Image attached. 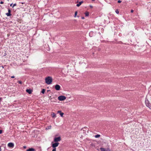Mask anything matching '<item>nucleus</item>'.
Returning a JSON list of instances; mask_svg holds the SVG:
<instances>
[{
    "label": "nucleus",
    "instance_id": "nucleus-1",
    "mask_svg": "<svg viewBox=\"0 0 151 151\" xmlns=\"http://www.w3.org/2000/svg\"><path fill=\"white\" fill-rule=\"evenodd\" d=\"M45 83L47 84H50L52 81V79L51 77L48 76L45 79Z\"/></svg>",
    "mask_w": 151,
    "mask_h": 151
},
{
    "label": "nucleus",
    "instance_id": "nucleus-2",
    "mask_svg": "<svg viewBox=\"0 0 151 151\" xmlns=\"http://www.w3.org/2000/svg\"><path fill=\"white\" fill-rule=\"evenodd\" d=\"M66 99V97L65 96H60L58 98V99L61 101H63L65 99Z\"/></svg>",
    "mask_w": 151,
    "mask_h": 151
},
{
    "label": "nucleus",
    "instance_id": "nucleus-3",
    "mask_svg": "<svg viewBox=\"0 0 151 151\" xmlns=\"http://www.w3.org/2000/svg\"><path fill=\"white\" fill-rule=\"evenodd\" d=\"M61 140V138L60 137H55L54 139V141L56 142H58L60 141Z\"/></svg>",
    "mask_w": 151,
    "mask_h": 151
},
{
    "label": "nucleus",
    "instance_id": "nucleus-4",
    "mask_svg": "<svg viewBox=\"0 0 151 151\" xmlns=\"http://www.w3.org/2000/svg\"><path fill=\"white\" fill-rule=\"evenodd\" d=\"M59 143L58 142H55L54 143H53L52 145V147L53 148H56V147H58Z\"/></svg>",
    "mask_w": 151,
    "mask_h": 151
},
{
    "label": "nucleus",
    "instance_id": "nucleus-5",
    "mask_svg": "<svg viewBox=\"0 0 151 151\" xmlns=\"http://www.w3.org/2000/svg\"><path fill=\"white\" fill-rule=\"evenodd\" d=\"M100 149L101 151H110L109 148H105L103 147H101Z\"/></svg>",
    "mask_w": 151,
    "mask_h": 151
},
{
    "label": "nucleus",
    "instance_id": "nucleus-6",
    "mask_svg": "<svg viewBox=\"0 0 151 151\" xmlns=\"http://www.w3.org/2000/svg\"><path fill=\"white\" fill-rule=\"evenodd\" d=\"M8 146L9 147L13 148L14 147V145L13 143L10 142L8 144Z\"/></svg>",
    "mask_w": 151,
    "mask_h": 151
},
{
    "label": "nucleus",
    "instance_id": "nucleus-7",
    "mask_svg": "<svg viewBox=\"0 0 151 151\" xmlns=\"http://www.w3.org/2000/svg\"><path fill=\"white\" fill-rule=\"evenodd\" d=\"M55 89L57 91H59L60 90V86L58 84L55 85Z\"/></svg>",
    "mask_w": 151,
    "mask_h": 151
},
{
    "label": "nucleus",
    "instance_id": "nucleus-8",
    "mask_svg": "<svg viewBox=\"0 0 151 151\" xmlns=\"http://www.w3.org/2000/svg\"><path fill=\"white\" fill-rule=\"evenodd\" d=\"M145 104L146 105V106L148 107L149 108H150V104L149 103V101L147 100H145Z\"/></svg>",
    "mask_w": 151,
    "mask_h": 151
},
{
    "label": "nucleus",
    "instance_id": "nucleus-9",
    "mask_svg": "<svg viewBox=\"0 0 151 151\" xmlns=\"http://www.w3.org/2000/svg\"><path fill=\"white\" fill-rule=\"evenodd\" d=\"M26 91L27 93H28L29 94H31L32 92V91L30 89H27L26 90Z\"/></svg>",
    "mask_w": 151,
    "mask_h": 151
},
{
    "label": "nucleus",
    "instance_id": "nucleus-10",
    "mask_svg": "<svg viewBox=\"0 0 151 151\" xmlns=\"http://www.w3.org/2000/svg\"><path fill=\"white\" fill-rule=\"evenodd\" d=\"M58 113H60V114L61 117L63 116V115L64 114V113H63L61 111H58Z\"/></svg>",
    "mask_w": 151,
    "mask_h": 151
},
{
    "label": "nucleus",
    "instance_id": "nucleus-11",
    "mask_svg": "<svg viewBox=\"0 0 151 151\" xmlns=\"http://www.w3.org/2000/svg\"><path fill=\"white\" fill-rule=\"evenodd\" d=\"M51 115L52 117L53 118H55L56 117V115L54 113H52Z\"/></svg>",
    "mask_w": 151,
    "mask_h": 151
},
{
    "label": "nucleus",
    "instance_id": "nucleus-12",
    "mask_svg": "<svg viewBox=\"0 0 151 151\" xmlns=\"http://www.w3.org/2000/svg\"><path fill=\"white\" fill-rule=\"evenodd\" d=\"M83 2L82 1L80 2L79 4H77L76 6L78 7L79 6L81 5L82 3H83Z\"/></svg>",
    "mask_w": 151,
    "mask_h": 151
},
{
    "label": "nucleus",
    "instance_id": "nucleus-13",
    "mask_svg": "<svg viewBox=\"0 0 151 151\" xmlns=\"http://www.w3.org/2000/svg\"><path fill=\"white\" fill-rule=\"evenodd\" d=\"M34 149L33 148H30L27 150V151H34Z\"/></svg>",
    "mask_w": 151,
    "mask_h": 151
},
{
    "label": "nucleus",
    "instance_id": "nucleus-14",
    "mask_svg": "<svg viewBox=\"0 0 151 151\" xmlns=\"http://www.w3.org/2000/svg\"><path fill=\"white\" fill-rule=\"evenodd\" d=\"M86 16H88L89 15V13L88 12H86L85 13Z\"/></svg>",
    "mask_w": 151,
    "mask_h": 151
},
{
    "label": "nucleus",
    "instance_id": "nucleus-15",
    "mask_svg": "<svg viewBox=\"0 0 151 151\" xmlns=\"http://www.w3.org/2000/svg\"><path fill=\"white\" fill-rule=\"evenodd\" d=\"M6 15L7 16H9L11 15V13H9V12H8V13H6Z\"/></svg>",
    "mask_w": 151,
    "mask_h": 151
},
{
    "label": "nucleus",
    "instance_id": "nucleus-16",
    "mask_svg": "<svg viewBox=\"0 0 151 151\" xmlns=\"http://www.w3.org/2000/svg\"><path fill=\"white\" fill-rule=\"evenodd\" d=\"M100 136V135L99 134H97L95 136V137L96 138H97L99 137Z\"/></svg>",
    "mask_w": 151,
    "mask_h": 151
},
{
    "label": "nucleus",
    "instance_id": "nucleus-17",
    "mask_svg": "<svg viewBox=\"0 0 151 151\" xmlns=\"http://www.w3.org/2000/svg\"><path fill=\"white\" fill-rule=\"evenodd\" d=\"M51 126H48L46 128V129H51Z\"/></svg>",
    "mask_w": 151,
    "mask_h": 151
},
{
    "label": "nucleus",
    "instance_id": "nucleus-18",
    "mask_svg": "<svg viewBox=\"0 0 151 151\" xmlns=\"http://www.w3.org/2000/svg\"><path fill=\"white\" fill-rule=\"evenodd\" d=\"M45 89H43L42 90V91H41L42 93H43V94L45 92Z\"/></svg>",
    "mask_w": 151,
    "mask_h": 151
},
{
    "label": "nucleus",
    "instance_id": "nucleus-19",
    "mask_svg": "<svg viewBox=\"0 0 151 151\" xmlns=\"http://www.w3.org/2000/svg\"><path fill=\"white\" fill-rule=\"evenodd\" d=\"M115 12L117 14H119V12L118 10H116L115 11Z\"/></svg>",
    "mask_w": 151,
    "mask_h": 151
},
{
    "label": "nucleus",
    "instance_id": "nucleus-20",
    "mask_svg": "<svg viewBox=\"0 0 151 151\" xmlns=\"http://www.w3.org/2000/svg\"><path fill=\"white\" fill-rule=\"evenodd\" d=\"M77 14V11H76L75 12V16H74V17H76V15Z\"/></svg>",
    "mask_w": 151,
    "mask_h": 151
},
{
    "label": "nucleus",
    "instance_id": "nucleus-21",
    "mask_svg": "<svg viewBox=\"0 0 151 151\" xmlns=\"http://www.w3.org/2000/svg\"><path fill=\"white\" fill-rule=\"evenodd\" d=\"M18 82L20 84H22V82L21 81H18Z\"/></svg>",
    "mask_w": 151,
    "mask_h": 151
},
{
    "label": "nucleus",
    "instance_id": "nucleus-22",
    "mask_svg": "<svg viewBox=\"0 0 151 151\" xmlns=\"http://www.w3.org/2000/svg\"><path fill=\"white\" fill-rule=\"evenodd\" d=\"M17 4H14L13 5V6H12V7L13 8L14 6H16Z\"/></svg>",
    "mask_w": 151,
    "mask_h": 151
},
{
    "label": "nucleus",
    "instance_id": "nucleus-23",
    "mask_svg": "<svg viewBox=\"0 0 151 151\" xmlns=\"http://www.w3.org/2000/svg\"><path fill=\"white\" fill-rule=\"evenodd\" d=\"M52 151H56V148H53Z\"/></svg>",
    "mask_w": 151,
    "mask_h": 151
},
{
    "label": "nucleus",
    "instance_id": "nucleus-24",
    "mask_svg": "<svg viewBox=\"0 0 151 151\" xmlns=\"http://www.w3.org/2000/svg\"><path fill=\"white\" fill-rule=\"evenodd\" d=\"M121 2H122V1L120 0H118V3H120Z\"/></svg>",
    "mask_w": 151,
    "mask_h": 151
},
{
    "label": "nucleus",
    "instance_id": "nucleus-25",
    "mask_svg": "<svg viewBox=\"0 0 151 151\" xmlns=\"http://www.w3.org/2000/svg\"><path fill=\"white\" fill-rule=\"evenodd\" d=\"M2 131L1 130H0V134H1L2 133Z\"/></svg>",
    "mask_w": 151,
    "mask_h": 151
},
{
    "label": "nucleus",
    "instance_id": "nucleus-26",
    "mask_svg": "<svg viewBox=\"0 0 151 151\" xmlns=\"http://www.w3.org/2000/svg\"><path fill=\"white\" fill-rule=\"evenodd\" d=\"M8 12L10 13V12H11V10L9 9H8Z\"/></svg>",
    "mask_w": 151,
    "mask_h": 151
},
{
    "label": "nucleus",
    "instance_id": "nucleus-27",
    "mask_svg": "<svg viewBox=\"0 0 151 151\" xmlns=\"http://www.w3.org/2000/svg\"><path fill=\"white\" fill-rule=\"evenodd\" d=\"M0 3L1 4H3L4 3V2L2 1H1L0 2Z\"/></svg>",
    "mask_w": 151,
    "mask_h": 151
},
{
    "label": "nucleus",
    "instance_id": "nucleus-28",
    "mask_svg": "<svg viewBox=\"0 0 151 151\" xmlns=\"http://www.w3.org/2000/svg\"><path fill=\"white\" fill-rule=\"evenodd\" d=\"M11 78H14V76H11Z\"/></svg>",
    "mask_w": 151,
    "mask_h": 151
},
{
    "label": "nucleus",
    "instance_id": "nucleus-29",
    "mask_svg": "<svg viewBox=\"0 0 151 151\" xmlns=\"http://www.w3.org/2000/svg\"><path fill=\"white\" fill-rule=\"evenodd\" d=\"M133 11H133V10H131V12L132 13V12H133Z\"/></svg>",
    "mask_w": 151,
    "mask_h": 151
},
{
    "label": "nucleus",
    "instance_id": "nucleus-30",
    "mask_svg": "<svg viewBox=\"0 0 151 151\" xmlns=\"http://www.w3.org/2000/svg\"><path fill=\"white\" fill-rule=\"evenodd\" d=\"M12 4H11L10 5V6H12Z\"/></svg>",
    "mask_w": 151,
    "mask_h": 151
},
{
    "label": "nucleus",
    "instance_id": "nucleus-31",
    "mask_svg": "<svg viewBox=\"0 0 151 151\" xmlns=\"http://www.w3.org/2000/svg\"><path fill=\"white\" fill-rule=\"evenodd\" d=\"M82 19H84V17H82Z\"/></svg>",
    "mask_w": 151,
    "mask_h": 151
},
{
    "label": "nucleus",
    "instance_id": "nucleus-32",
    "mask_svg": "<svg viewBox=\"0 0 151 151\" xmlns=\"http://www.w3.org/2000/svg\"><path fill=\"white\" fill-rule=\"evenodd\" d=\"M2 99V98H0V100Z\"/></svg>",
    "mask_w": 151,
    "mask_h": 151
},
{
    "label": "nucleus",
    "instance_id": "nucleus-33",
    "mask_svg": "<svg viewBox=\"0 0 151 151\" xmlns=\"http://www.w3.org/2000/svg\"><path fill=\"white\" fill-rule=\"evenodd\" d=\"M90 7H91V8H92V6H90Z\"/></svg>",
    "mask_w": 151,
    "mask_h": 151
},
{
    "label": "nucleus",
    "instance_id": "nucleus-34",
    "mask_svg": "<svg viewBox=\"0 0 151 151\" xmlns=\"http://www.w3.org/2000/svg\"><path fill=\"white\" fill-rule=\"evenodd\" d=\"M92 0V1H95V0Z\"/></svg>",
    "mask_w": 151,
    "mask_h": 151
}]
</instances>
